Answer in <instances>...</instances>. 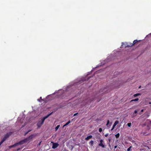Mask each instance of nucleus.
<instances>
[{
    "instance_id": "obj_1",
    "label": "nucleus",
    "mask_w": 151,
    "mask_h": 151,
    "mask_svg": "<svg viewBox=\"0 0 151 151\" xmlns=\"http://www.w3.org/2000/svg\"><path fill=\"white\" fill-rule=\"evenodd\" d=\"M36 136V135L35 134H32L31 135H30L29 137H28L26 138V139L27 141V142H29L32 140V139L35 137Z\"/></svg>"
},
{
    "instance_id": "obj_31",
    "label": "nucleus",
    "mask_w": 151,
    "mask_h": 151,
    "mask_svg": "<svg viewBox=\"0 0 151 151\" xmlns=\"http://www.w3.org/2000/svg\"><path fill=\"white\" fill-rule=\"evenodd\" d=\"M117 147V145H116L114 147V149L116 148Z\"/></svg>"
},
{
    "instance_id": "obj_16",
    "label": "nucleus",
    "mask_w": 151,
    "mask_h": 151,
    "mask_svg": "<svg viewBox=\"0 0 151 151\" xmlns=\"http://www.w3.org/2000/svg\"><path fill=\"white\" fill-rule=\"evenodd\" d=\"M60 125H57L56 127L55 128V129L56 131H57L59 128L60 127Z\"/></svg>"
},
{
    "instance_id": "obj_28",
    "label": "nucleus",
    "mask_w": 151,
    "mask_h": 151,
    "mask_svg": "<svg viewBox=\"0 0 151 151\" xmlns=\"http://www.w3.org/2000/svg\"><path fill=\"white\" fill-rule=\"evenodd\" d=\"M109 135V134L108 133H107L106 134L105 136V137H107L108 135Z\"/></svg>"
},
{
    "instance_id": "obj_36",
    "label": "nucleus",
    "mask_w": 151,
    "mask_h": 151,
    "mask_svg": "<svg viewBox=\"0 0 151 151\" xmlns=\"http://www.w3.org/2000/svg\"><path fill=\"white\" fill-rule=\"evenodd\" d=\"M139 115H141V113H139Z\"/></svg>"
},
{
    "instance_id": "obj_14",
    "label": "nucleus",
    "mask_w": 151,
    "mask_h": 151,
    "mask_svg": "<svg viewBox=\"0 0 151 151\" xmlns=\"http://www.w3.org/2000/svg\"><path fill=\"white\" fill-rule=\"evenodd\" d=\"M141 95V94L140 93H136V94H134V97H136L137 96H139V95Z\"/></svg>"
},
{
    "instance_id": "obj_20",
    "label": "nucleus",
    "mask_w": 151,
    "mask_h": 151,
    "mask_svg": "<svg viewBox=\"0 0 151 151\" xmlns=\"http://www.w3.org/2000/svg\"><path fill=\"white\" fill-rule=\"evenodd\" d=\"M119 123V122L118 121H116L114 124H115V125H116L118 124Z\"/></svg>"
},
{
    "instance_id": "obj_5",
    "label": "nucleus",
    "mask_w": 151,
    "mask_h": 151,
    "mask_svg": "<svg viewBox=\"0 0 151 151\" xmlns=\"http://www.w3.org/2000/svg\"><path fill=\"white\" fill-rule=\"evenodd\" d=\"M44 121L42 119L41 121H39L37 124V125L38 127H40L42 125Z\"/></svg>"
},
{
    "instance_id": "obj_17",
    "label": "nucleus",
    "mask_w": 151,
    "mask_h": 151,
    "mask_svg": "<svg viewBox=\"0 0 151 151\" xmlns=\"http://www.w3.org/2000/svg\"><path fill=\"white\" fill-rule=\"evenodd\" d=\"M119 133L115 135V137L116 138H118L119 136Z\"/></svg>"
},
{
    "instance_id": "obj_9",
    "label": "nucleus",
    "mask_w": 151,
    "mask_h": 151,
    "mask_svg": "<svg viewBox=\"0 0 151 151\" xmlns=\"http://www.w3.org/2000/svg\"><path fill=\"white\" fill-rule=\"evenodd\" d=\"M92 136L91 135H89V136H87L85 140L87 141L89 139L92 138Z\"/></svg>"
},
{
    "instance_id": "obj_27",
    "label": "nucleus",
    "mask_w": 151,
    "mask_h": 151,
    "mask_svg": "<svg viewBox=\"0 0 151 151\" xmlns=\"http://www.w3.org/2000/svg\"><path fill=\"white\" fill-rule=\"evenodd\" d=\"M78 114V113H76L74 114L73 115V116H76Z\"/></svg>"
},
{
    "instance_id": "obj_34",
    "label": "nucleus",
    "mask_w": 151,
    "mask_h": 151,
    "mask_svg": "<svg viewBox=\"0 0 151 151\" xmlns=\"http://www.w3.org/2000/svg\"><path fill=\"white\" fill-rule=\"evenodd\" d=\"M109 147H111V146L110 145V144H109Z\"/></svg>"
},
{
    "instance_id": "obj_39",
    "label": "nucleus",
    "mask_w": 151,
    "mask_h": 151,
    "mask_svg": "<svg viewBox=\"0 0 151 151\" xmlns=\"http://www.w3.org/2000/svg\"><path fill=\"white\" fill-rule=\"evenodd\" d=\"M40 99H42V97H40Z\"/></svg>"
},
{
    "instance_id": "obj_6",
    "label": "nucleus",
    "mask_w": 151,
    "mask_h": 151,
    "mask_svg": "<svg viewBox=\"0 0 151 151\" xmlns=\"http://www.w3.org/2000/svg\"><path fill=\"white\" fill-rule=\"evenodd\" d=\"M139 109H137L136 110H135L134 111V112L132 114V118H134L136 116V114L139 111Z\"/></svg>"
},
{
    "instance_id": "obj_10",
    "label": "nucleus",
    "mask_w": 151,
    "mask_h": 151,
    "mask_svg": "<svg viewBox=\"0 0 151 151\" xmlns=\"http://www.w3.org/2000/svg\"><path fill=\"white\" fill-rule=\"evenodd\" d=\"M6 138L4 137L2 139L0 143L2 144L3 143L6 139Z\"/></svg>"
},
{
    "instance_id": "obj_24",
    "label": "nucleus",
    "mask_w": 151,
    "mask_h": 151,
    "mask_svg": "<svg viewBox=\"0 0 151 151\" xmlns=\"http://www.w3.org/2000/svg\"><path fill=\"white\" fill-rule=\"evenodd\" d=\"M90 143L91 144L92 146H93V141L92 140H91L90 142Z\"/></svg>"
},
{
    "instance_id": "obj_23",
    "label": "nucleus",
    "mask_w": 151,
    "mask_h": 151,
    "mask_svg": "<svg viewBox=\"0 0 151 151\" xmlns=\"http://www.w3.org/2000/svg\"><path fill=\"white\" fill-rule=\"evenodd\" d=\"M131 123H128L127 124V126L128 127H130L131 126Z\"/></svg>"
},
{
    "instance_id": "obj_18",
    "label": "nucleus",
    "mask_w": 151,
    "mask_h": 151,
    "mask_svg": "<svg viewBox=\"0 0 151 151\" xmlns=\"http://www.w3.org/2000/svg\"><path fill=\"white\" fill-rule=\"evenodd\" d=\"M145 115L147 116V117H148L149 116L150 113H145Z\"/></svg>"
},
{
    "instance_id": "obj_12",
    "label": "nucleus",
    "mask_w": 151,
    "mask_h": 151,
    "mask_svg": "<svg viewBox=\"0 0 151 151\" xmlns=\"http://www.w3.org/2000/svg\"><path fill=\"white\" fill-rule=\"evenodd\" d=\"M17 146V143H16V144H14V145L10 146L9 147L10 148L13 147H15Z\"/></svg>"
},
{
    "instance_id": "obj_38",
    "label": "nucleus",
    "mask_w": 151,
    "mask_h": 151,
    "mask_svg": "<svg viewBox=\"0 0 151 151\" xmlns=\"http://www.w3.org/2000/svg\"><path fill=\"white\" fill-rule=\"evenodd\" d=\"M150 124H151V121H150Z\"/></svg>"
},
{
    "instance_id": "obj_42",
    "label": "nucleus",
    "mask_w": 151,
    "mask_h": 151,
    "mask_svg": "<svg viewBox=\"0 0 151 151\" xmlns=\"http://www.w3.org/2000/svg\"><path fill=\"white\" fill-rule=\"evenodd\" d=\"M141 87V86H139V88H140Z\"/></svg>"
},
{
    "instance_id": "obj_33",
    "label": "nucleus",
    "mask_w": 151,
    "mask_h": 151,
    "mask_svg": "<svg viewBox=\"0 0 151 151\" xmlns=\"http://www.w3.org/2000/svg\"><path fill=\"white\" fill-rule=\"evenodd\" d=\"M114 129V127H112V128H111V131H112V130Z\"/></svg>"
},
{
    "instance_id": "obj_32",
    "label": "nucleus",
    "mask_w": 151,
    "mask_h": 151,
    "mask_svg": "<svg viewBox=\"0 0 151 151\" xmlns=\"http://www.w3.org/2000/svg\"><path fill=\"white\" fill-rule=\"evenodd\" d=\"M144 111V110L143 109H142L141 110V112H143Z\"/></svg>"
},
{
    "instance_id": "obj_19",
    "label": "nucleus",
    "mask_w": 151,
    "mask_h": 151,
    "mask_svg": "<svg viewBox=\"0 0 151 151\" xmlns=\"http://www.w3.org/2000/svg\"><path fill=\"white\" fill-rule=\"evenodd\" d=\"M145 116H146L145 114L144 115L141 116V117L142 118H145Z\"/></svg>"
},
{
    "instance_id": "obj_8",
    "label": "nucleus",
    "mask_w": 151,
    "mask_h": 151,
    "mask_svg": "<svg viewBox=\"0 0 151 151\" xmlns=\"http://www.w3.org/2000/svg\"><path fill=\"white\" fill-rule=\"evenodd\" d=\"M53 113V112H52L51 113H50L47 115L45 117H44L42 119L43 121L44 122L45 120L47 119L49 116L50 115L52 114Z\"/></svg>"
},
{
    "instance_id": "obj_29",
    "label": "nucleus",
    "mask_w": 151,
    "mask_h": 151,
    "mask_svg": "<svg viewBox=\"0 0 151 151\" xmlns=\"http://www.w3.org/2000/svg\"><path fill=\"white\" fill-rule=\"evenodd\" d=\"M116 126V125H115V124H114L113 126V127H114H114Z\"/></svg>"
},
{
    "instance_id": "obj_15",
    "label": "nucleus",
    "mask_w": 151,
    "mask_h": 151,
    "mask_svg": "<svg viewBox=\"0 0 151 151\" xmlns=\"http://www.w3.org/2000/svg\"><path fill=\"white\" fill-rule=\"evenodd\" d=\"M138 100H139V99L137 98V99H133V100H131V101L130 102H132L133 101H138Z\"/></svg>"
},
{
    "instance_id": "obj_40",
    "label": "nucleus",
    "mask_w": 151,
    "mask_h": 151,
    "mask_svg": "<svg viewBox=\"0 0 151 151\" xmlns=\"http://www.w3.org/2000/svg\"><path fill=\"white\" fill-rule=\"evenodd\" d=\"M149 104H151V102H149Z\"/></svg>"
},
{
    "instance_id": "obj_22",
    "label": "nucleus",
    "mask_w": 151,
    "mask_h": 151,
    "mask_svg": "<svg viewBox=\"0 0 151 151\" xmlns=\"http://www.w3.org/2000/svg\"><path fill=\"white\" fill-rule=\"evenodd\" d=\"M31 130H28V131H27L25 133V134H24V135H26L27 134L28 132H30Z\"/></svg>"
},
{
    "instance_id": "obj_21",
    "label": "nucleus",
    "mask_w": 151,
    "mask_h": 151,
    "mask_svg": "<svg viewBox=\"0 0 151 151\" xmlns=\"http://www.w3.org/2000/svg\"><path fill=\"white\" fill-rule=\"evenodd\" d=\"M132 147V146H130L129 148L127 149V151H130L131 150V149Z\"/></svg>"
},
{
    "instance_id": "obj_25",
    "label": "nucleus",
    "mask_w": 151,
    "mask_h": 151,
    "mask_svg": "<svg viewBox=\"0 0 151 151\" xmlns=\"http://www.w3.org/2000/svg\"><path fill=\"white\" fill-rule=\"evenodd\" d=\"M102 128H100L99 129V131L100 132H101L102 131Z\"/></svg>"
},
{
    "instance_id": "obj_13",
    "label": "nucleus",
    "mask_w": 151,
    "mask_h": 151,
    "mask_svg": "<svg viewBox=\"0 0 151 151\" xmlns=\"http://www.w3.org/2000/svg\"><path fill=\"white\" fill-rule=\"evenodd\" d=\"M70 122V121H69L67 122L63 126V127L66 126L68 125Z\"/></svg>"
},
{
    "instance_id": "obj_35",
    "label": "nucleus",
    "mask_w": 151,
    "mask_h": 151,
    "mask_svg": "<svg viewBox=\"0 0 151 151\" xmlns=\"http://www.w3.org/2000/svg\"><path fill=\"white\" fill-rule=\"evenodd\" d=\"M20 149V148H18V149L17 150V151L19 150Z\"/></svg>"
},
{
    "instance_id": "obj_30",
    "label": "nucleus",
    "mask_w": 151,
    "mask_h": 151,
    "mask_svg": "<svg viewBox=\"0 0 151 151\" xmlns=\"http://www.w3.org/2000/svg\"><path fill=\"white\" fill-rule=\"evenodd\" d=\"M108 141H109V142H110L111 140V139L110 138H109V139H108Z\"/></svg>"
},
{
    "instance_id": "obj_7",
    "label": "nucleus",
    "mask_w": 151,
    "mask_h": 151,
    "mask_svg": "<svg viewBox=\"0 0 151 151\" xmlns=\"http://www.w3.org/2000/svg\"><path fill=\"white\" fill-rule=\"evenodd\" d=\"M137 41H138L137 40H135L133 41V43H131L130 45H128L126 47H132L135 44H136L137 42Z\"/></svg>"
},
{
    "instance_id": "obj_11",
    "label": "nucleus",
    "mask_w": 151,
    "mask_h": 151,
    "mask_svg": "<svg viewBox=\"0 0 151 151\" xmlns=\"http://www.w3.org/2000/svg\"><path fill=\"white\" fill-rule=\"evenodd\" d=\"M10 134H6L5 136H4V137L6 138V139H7V138H8L9 137V135H10Z\"/></svg>"
},
{
    "instance_id": "obj_41",
    "label": "nucleus",
    "mask_w": 151,
    "mask_h": 151,
    "mask_svg": "<svg viewBox=\"0 0 151 151\" xmlns=\"http://www.w3.org/2000/svg\"><path fill=\"white\" fill-rule=\"evenodd\" d=\"M38 101H40V100H39V99H38Z\"/></svg>"
},
{
    "instance_id": "obj_37",
    "label": "nucleus",
    "mask_w": 151,
    "mask_h": 151,
    "mask_svg": "<svg viewBox=\"0 0 151 151\" xmlns=\"http://www.w3.org/2000/svg\"><path fill=\"white\" fill-rule=\"evenodd\" d=\"M146 125V124H145L143 126H145Z\"/></svg>"
},
{
    "instance_id": "obj_3",
    "label": "nucleus",
    "mask_w": 151,
    "mask_h": 151,
    "mask_svg": "<svg viewBox=\"0 0 151 151\" xmlns=\"http://www.w3.org/2000/svg\"><path fill=\"white\" fill-rule=\"evenodd\" d=\"M51 143H52V147L54 149L56 148L59 145V144L57 143H54L52 142H51Z\"/></svg>"
},
{
    "instance_id": "obj_2",
    "label": "nucleus",
    "mask_w": 151,
    "mask_h": 151,
    "mask_svg": "<svg viewBox=\"0 0 151 151\" xmlns=\"http://www.w3.org/2000/svg\"><path fill=\"white\" fill-rule=\"evenodd\" d=\"M99 146H101L103 148L105 147L104 142L102 139L100 140V143L99 144Z\"/></svg>"
},
{
    "instance_id": "obj_26",
    "label": "nucleus",
    "mask_w": 151,
    "mask_h": 151,
    "mask_svg": "<svg viewBox=\"0 0 151 151\" xmlns=\"http://www.w3.org/2000/svg\"><path fill=\"white\" fill-rule=\"evenodd\" d=\"M109 120H108L107 121V124H106V126H108V124H109Z\"/></svg>"
},
{
    "instance_id": "obj_4",
    "label": "nucleus",
    "mask_w": 151,
    "mask_h": 151,
    "mask_svg": "<svg viewBox=\"0 0 151 151\" xmlns=\"http://www.w3.org/2000/svg\"><path fill=\"white\" fill-rule=\"evenodd\" d=\"M27 142L26 139H23V140H22L20 141L19 142L17 143V145H22L24 144L25 143Z\"/></svg>"
}]
</instances>
